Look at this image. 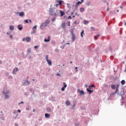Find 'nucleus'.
<instances>
[{"label": "nucleus", "mask_w": 126, "mask_h": 126, "mask_svg": "<svg viewBox=\"0 0 126 126\" xmlns=\"http://www.w3.org/2000/svg\"><path fill=\"white\" fill-rule=\"evenodd\" d=\"M50 23V20L47 19L45 21L44 23H42L41 25H40V29L41 30H44V29H45L46 27L49 25V24Z\"/></svg>", "instance_id": "1"}, {"label": "nucleus", "mask_w": 126, "mask_h": 126, "mask_svg": "<svg viewBox=\"0 0 126 126\" xmlns=\"http://www.w3.org/2000/svg\"><path fill=\"white\" fill-rule=\"evenodd\" d=\"M49 15H53V16H59V15L56 13H55V8H50L49 9Z\"/></svg>", "instance_id": "2"}, {"label": "nucleus", "mask_w": 126, "mask_h": 126, "mask_svg": "<svg viewBox=\"0 0 126 126\" xmlns=\"http://www.w3.org/2000/svg\"><path fill=\"white\" fill-rule=\"evenodd\" d=\"M116 91L114 93H112L111 95H115L116 94H118V92H119V88L120 87V82H119L118 84H116Z\"/></svg>", "instance_id": "3"}, {"label": "nucleus", "mask_w": 126, "mask_h": 126, "mask_svg": "<svg viewBox=\"0 0 126 126\" xmlns=\"http://www.w3.org/2000/svg\"><path fill=\"white\" fill-rule=\"evenodd\" d=\"M71 34L72 35V42H74V41H75V39H76V36H75V34H74V33L73 32V30H72L71 31Z\"/></svg>", "instance_id": "4"}, {"label": "nucleus", "mask_w": 126, "mask_h": 126, "mask_svg": "<svg viewBox=\"0 0 126 126\" xmlns=\"http://www.w3.org/2000/svg\"><path fill=\"white\" fill-rule=\"evenodd\" d=\"M16 15H17V14H19V16H20L21 17H23V16H24L25 15L24 12H16Z\"/></svg>", "instance_id": "5"}, {"label": "nucleus", "mask_w": 126, "mask_h": 126, "mask_svg": "<svg viewBox=\"0 0 126 126\" xmlns=\"http://www.w3.org/2000/svg\"><path fill=\"white\" fill-rule=\"evenodd\" d=\"M77 91L78 93H80V96H82V95H84L85 94V93H84V91L83 90L80 91V89H78L77 90Z\"/></svg>", "instance_id": "6"}, {"label": "nucleus", "mask_w": 126, "mask_h": 126, "mask_svg": "<svg viewBox=\"0 0 126 126\" xmlns=\"http://www.w3.org/2000/svg\"><path fill=\"white\" fill-rule=\"evenodd\" d=\"M37 26L35 25L32 28V34H34L36 33V30H37Z\"/></svg>", "instance_id": "7"}, {"label": "nucleus", "mask_w": 126, "mask_h": 126, "mask_svg": "<svg viewBox=\"0 0 126 126\" xmlns=\"http://www.w3.org/2000/svg\"><path fill=\"white\" fill-rule=\"evenodd\" d=\"M118 95H119L120 96H121L122 100H125V97L123 96V95H125V92H124V90L123 91L122 94L117 93Z\"/></svg>", "instance_id": "8"}, {"label": "nucleus", "mask_w": 126, "mask_h": 126, "mask_svg": "<svg viewBox=\"0 0 126 126\" xmlns=\"http://www.w3.org/2000/svg\"><path fill=\"white\" fill-rule=\"evenodd\" d=\"M29 84H30V82L28 81V80H27V81H25L24 82H23V85L24 86H25L26 85H29Z\"/></svg>", "instance_id": "9"}, {"label": "nucleus", "mask_w": 126, "mask_h": 126, "mask_svg": "<svg viewBox=\"0 0 126 126\" xmlns=\"http://www.w3.org/2000/svg\"><path fill=\"white\" fill-rule=\"evenodd\" d=\"M51 37L50 36H48V39H44V41L46 43H48V42H50L51 41Z\"/></svg>", "instance_id": "10"}, {"label": "nucleus", "mask_w": 126, "mask_h": 126, "mask_svg": "<svg viewBox=\"0 0 126 126\" xmlns=\"http://www.w3.org/2000/svg\"><path fill=\"white\" fill-rule=\"evenodd\" d=\"M87 92L89 93V94H91L92 93H93V90H92V89H90L89 88L87 89Z\"/></svg>", "instance_id": "11"}, {"label": "nucleus", "mask_w": 126, "mask_h": 126, "mask_svg": "<svg viewBox=\"0 0 126 126\" xmlns=\"http://www.w3.org/2000/svg\"><path fill=\"white\" fill-rule=\"evenodd\" d=\"M16 71H18V68H17V67H16L13 69V70H12L13 74H15V73H16L15 72H16Z\"/></svg>", "instance_id": "12"}, {"label": "nucleus", "mask_w": 126, "mask_h": 126, "mask_svg": "<svg viewBox=\"0 0 126 126\" xmlns=\"http://www.w3.org/2000/svg\"><path fill=\"white\" fill-rule=\"evenodd\" d=\"M17 28H18V29L20 31H22V29H23V27L21 26V25H19L17 26Z\"/></svg>", "instance_id": "13"}, {"label": "nucleus", "mask_w": 126, "mask_h": 126, "mask_svg": "<svg viewBox=\"0 0 126 126\" xmlns=\"http://www.w3.org/2000/svg\"><path fill=\"white\" fill-rule=\"evenodd\" d=\"M25 40L26 42H30L31 41V38H30V37L27 36L26 37Z\"/></svg>", "instance_id": "14"}, {"label": "nucleus", "mask_w": 126, "mask_h": 126, "mask_svg": "<svg viewBox=\"0 0 126 126\" xmlns=\"http://www.w3.org/2000/svg\"><path fill=\"white\" fill-rule=\"evenodd\" d=\"M93 88H95V85L93 84L92 85L89 86V89H93Z\"/></svg>", "instance_id": "15"}, {"label": "nucleus", "mask_w": 126, "mask_h": 126, "mask_svg": "<svg viewBox=\"0 0 126 126\" xmlns=\"http://www.w3.org/2000/svg\"><path fill=\"white\" fill-rule=\"evenodd\" d=\"M56 2H58L59 5H62V4H63V1L62 0H56Z\"/></svg>", "instance_id": "16"}, {"label": "nucleus", "mask_w": 126, "mask_h": 126, "mask_svg": "<svg viewBox=\"0 0 126 126\" xmlns=\"http://www.w3.org/2000/svg\"><path fill=\"white\" fill-rule=\"evenodd\" d=\"M65 22H63V23L62 24L61 27H62V28H63V29H64V28H65Z\"/></svg>", "instance_id": "17"}, {"label": "nucleus", "mask_w": 126, "mask_h": 126, "mask_svg": "<svg viewBox=\"0 0 126 126\" xmlns=\"http://www.w3.org/2000/svg\"><path fill=\"white\" fill-rule=\"evenodd\" d=\"M60 16H63L64 14V12L62 11V10H60Z\"/></svg>", "instance_id": "18"}, {"label": "nucleus", "mask_w": 126, "mask_h": 126, "mask_svg": "<svg viewBox=\"0 0 126 126\" xmlns=\"http://www.w3.org/2000/svg\"><path fill=\"white\" fill-rule=\"evenodd\" d=\"M90 4H91V2L89 1H87L85 3V5H87V6H90Z\"/></svg>", "instance_id": "19"}, {"label": "nucleus", "mask_w": 126, "mask_h": 126, "mask_svg": "<svg viewBox=\"0 0 126 126\" xmlns=\"http://www.w3.org/2000/svg\"><path fill=\"white\" fill-rule=\"evenodd\" d=\"M50 116L51 115L49 114H48V113L45 114V117L46 119H49V118H50Z\"/></svg>", "instance_id": "20"}, {"label": "nucleus", "mask_w": 126, "mask_h": 126, "mask_svg": "<svg viewBox=\"0 0 126 126\" xmlns=\"http://www.w3.org/2000/svg\"><path fill=\"white\" fill-rule=\"evenodd\" d=\"M65 104L66 106H69L70 105V101L69 100H66Z\"/></svg>", "instance_id": "21"}, {"label": "nucleus", "mask_w": 126, "mask_h": 126, "mask_svg": "<svg viewBox=\"0 0 126 126\" xmlns=\"http://www.w3.org/2000/svg\"><path fill=\"white\" fill-rule=\"evenodd\" d=\"M46 110L48 113H51V112H52V109H51L50 107H47Z\"/></svg>", "instance_id": "22"}, {"label": "nucleus", "mask_w": 126, "mask_h": 126, "mask_svg": "<svg viewBox=\"0 0 126 126\" xmlns=\"http://www.w3.org/2000/svg\"><path fill=\"white\" fill-rule=\"evenodd\" d=\"M49 100H50V101H52L53 102L56 101V99H55V98H54L53 96L50 97Z\"/></svg>", "instance_id": "23"}, {"label": "nucleus", "mask_w": 126, "mask_h": 126, "mask_svg": "<svg viewBox=\"0 0 126 126\" xmlns=\"http://www.w3.org/2000/svg\"><path fill=\"white\" fill-rule=\"evenodd\" d=\"M9 93V91H7L6 92H4V91H3L2 93V94H8Z\"/></svg>", "instance_id": "24"}, {"label": "nucleus", "mask_w": 126, "mask_h": 126, "mask_svg": "<svg viewBox=\"0 0 126 126\" xmlns=\"http://www.w3.org/2000/svg\"><path fill=\"white\" fill-rule=\"evenodd\" d=\"M9 29L11 31L14 30V26L11 25L9 26Z\"/></svg>", "instance_id": "25"}, {"label": "nucleus", "mask_w": 126, "mask_h": 126, "mask_svg": "<svg viewBox=\"0 0 126 126\" xmlns=\"http://www.w3.org/2000/svg\"><path fill=\"white\" fill-rule=\"evenodd\" d=\"M111 88H112V89H113V90H114V89H116V85H115V84L111 85Z\"/></svg>", "instance_id": "26"}, {"label": "nucleus", "mask_w": 126, "mask_h": 126, "mask_svg": "<svg viewBox=\"0 0 126 126\" xmlns=\"http://www.w3.org/2000/svg\"><path fill=\"white\" fill-rule=\"evenodd\" d=\"M100 36H101V34H98L96 35H95L94 36V39H98V38H99V37H100Z\"/></svg>", "instance_id": "27"}, {"label": "nucleus", "mask_w": 126, "mask_h": 126, "mask_svg": "<svg viewBox=\"0 0 126 126\" xmlns=\"http://www.w3.org/2000/svg\"><path fill=\"white\" fill-rule=\"evenodd\" d=\"M121 83L122 85H125V84H126V81L125 80H122Z\"/></svg>", "instance_id": "28"}, {"label": "nucleus", "mask_w": 126, "mask_h": 126, "mask_svg": "<svg viewBox=\"0 0 126 126\" xmlns=\"http://www.w3.org/2000/svg\"><path fill=\"white\" fill-rule=\"evenodd\" d=\"M47 63L49 64V65H52V61L51 60H48Z\"/></svg>", "instance_id": "29"}, {"label": "nucleus", "mask_w": 126, "mask_h": 126, "mask_svg": "<svg viewBox=\"0 0 126 126\" xmlns=\"http://www.w3.org/2000/svg\"><path fill=\"white\" fill-rule=\"evenodd\" d=\"M84 10H85V9L84 7H81L80 8V11H81V12H84Z\"/></svg>", "instance_id": "30"}, {"label": "nucleus", "mask_w": 126, "mask_h": 126, "mask_svg": "<svg viewBox=\"0 0 126 126\" xmlns=\"http://www.w3.org/2000/svg\"><path fill=\"white\" fill-rule=\"evenodd\" d=\"M27 111H29L31 109V106H28L26 108Z\"/></svg>", "instance_id": "31"}, {"label": "nucleus", "mask_w": 126, "mask_h": 126, "mask_svg": "<svg viewBox=\"0 0 126 126\" xmlns=\"http://www.w3.org/2000/svg\"><path fill=\"white\" fill-rule=\"evenodd\" d=\"M89 23V22L86 20H85L84 21V24H88Z\"/></svg>", "instance_id": "32"}, {"label": "nucleus", "mask_w": 126, "mask_h": 126, "mask_svg": "<svg viewBox=\"0 0 126 126\" xmlns=\"http://www.w3.org/2000/svg\"><path fill=\"white\" fill-rule=\"evenodd\" d=\"M83 34H84V30H83L81 32V37H83Z\"/></svg>", "instance_id": "33"}, {"label": "nucleus", "mask_w": 126, "mask_h": 126, "mask_svg": "<svg viewBox=\"0 0 126 126\" xmlns=\"http://www.w3.org/2000/svg\"><path fill=\"white\" fill-rule=\"evenodd\" d=\"M63 87H64V88H66V87H67V85H66L65 82H63Z\"/></svg>", "instance_id": "34"}, {"label": "nucleus", "mask_w": 126, "mask_h": 126, "mask_svg": "<svg viewBox=\"0 0 126 126\" xmlns=\"http://www.w3.org/2000/svg\"><path fill=\"white\" fill-rule=\"evenodd\" d=\"M4 97H5V99H7L8 98H9V95L8 94H4Z\"/></svg>", "instance_id": "35"}, {"label": "nucleus", "mask_w": 126, "mask_h": 126, "mask_svg": "<svg viewBox=\"0 0 126 126\" xmlns=\"http://www.w3.org/2000/svg\"><path fill=\"white\" fill-rule=\"evenodd\" d=\"M0 119L2 120V121H4V116H3V115H1V117H0Z\"/></svg>", "instance_id": "36"}, {"label": "nucleus", "mask_w": 126, "mask_h": 126, "mask_svg": "<svg viewBox=\"0 0 126 126\" xmlns=\"http://www.w3.org/2000/svg\"><path fill=\"white\" fill-rule=\"evenodd\" d=\"M56 44V41H55V40H52L51 41V44L52 45H55Z\"/></svg>", "instance_id": "37"}, {"label": "nucleus", "mask_w": 126, "mask_h": 126, "mask_svg": "<svg viewBox=\"0 0 126 126\" xmlns=\"http://www.w3.org/2000/svg\"><path fill=\"white\" fill-rule=\"evenodd\" d=\"M49 55H46L45 56V59L46 60V61H49Z\"/></svg>", "instance_id": "38"}, {"label": "nucleus", "mask_w": 126, "mask_h": 126, "mask_svg": "<svg viewBox=\"0 0 126 126\" xmlns=\"http://www.w3.org/2000/svg\"><path fill=\"white\" fill-rule=\"evenodd\" d=\"M123 91H124V92H125V90L124 89H122L121 92L118 93H120V94H123Z\"/></svg>", "instance_id": "39"}, {"label": "nucleus", "mask_w": 126, "mask_h": 126, "mask_svg": "<svg viewBox=\"0 0 126 126\" xmlns=\"http://www.w3.org/2000/svg\"><path fill=\"white\" fill-rule=\"evenodd\" d=\"M81 2L80 1H78V2H76L77 5H79V4H81Z\"/></svg>", "instance_id": "40"}, {"label": "nucleus", "mask_w": 126, "mask_h": 126, "mask_svg": "<svg viewBox=\"0 0 126 126\" xmlns=\"http://www.w3.org/2000/svg\"><path fill=\"white\" fill-rule=\"evenodd\" d=\"M27 57H28V58H31V55H30V54L28 53V54H27Z\"/></svg>", "instance_id": "41"}, {"label": "nucleus", "mask_w": 126, "mask_h": 126, "mask_svg": "<svg viewBox=\"0 0 126 126\" xmlns=\"http://www.w3.org/2000/svg\"><path fill=\"white\" fill-rule=\"evenodd\" d=\"M91 29L92 31H95V28L93 27H91Z\"/></svg>", "instance_id": "42"}, {"label": "nucleus", "mask_w": 126, "mask_h": 126, "mask_svg": "<svg viewBox=\"0 0 126 126\" xmlns=\"http://www.w3.org/2000/svg\"><path fill=\"white\" fill-rule=\"evenodd\" d=\"M75 108V103H74L72 106V109L73 110Z\"/></svg>", "instance_id": "43"}, {"label": "nucleus", "mask_w": 126, "mask_h": 126, "mask_svg": "<svg viewBox=\"0 0 126 126\" xmlns=\"http://www.w3.org/2000/svg\"><path fill=\"white\" fill-rule=\"evenodd\" d=\"M71 4L69 3H67V7H68V8H71V7L69 6V5H70Z\"/></svg>", "instance_id": "44"}, {"label": "nucleus", "mask_w": 126, "mask_h": 126, "mask_svg": "<svg viewBox=\"0 0 126 126\" xmlns=\"http://www.w3.org/2000/svg\"><path fill=\"white\" fill-rule=\"evenodd\" d=\"M9 74V73L8 72H6L5 73V75H6V76H8Z\"/></svg>", "instance_id": "45"}, {"label": "nucleus", "mask_w": 126, "mask_h": 126, "mask_svg": "<svg viewBox=\"0 0 126 126\" xmlns=\"http://www.w3.org/2000/svg\"><path fill=\"white\" fill-rule=\"evenodd\" d=\"M28 54L31 53V49H29L27 51Z\"/></svg>", "instance_id": "46"}, {"label": "nucleus", "mask_w": 126, "mask_h": 126, "mask_svg": "<svg viewBox=\"0 0 126 126\" xmlns=\"http://www.w3.org/2000/svg\"><path fill=\"white\" fill-rule=\"evenodd\" d=\"M62 91H64V90H65V88L64 87H62L61 89Z\"/></svg>", "instance_id": "47"}, {"label": "nucleus", "mask_w": 126, "mask_h": 126, "mask_svg": "<svg viewBox=\"0 0 126 126\" xmlns=\"http://www.w3.org/2000/svg\"><path fill=\"white\" fill-rule=\"evenodd\" d=\"M67 19H72V18L71 17V16H69L67 17Z\"/></svg>", "instance_id": "48"}, {"label": "nucleus", "mask_w": 126, "mask_h": 126, "mask_svg": "<svg viewBox=\"0 0 126 126\" xmlns=\"http://www.w3.org/2000/svg\"><path fill=\"white\" fill-rule=\"evenodd\" d=\"M108 49H109L110 52H112V47H109L108 48Z\"/></svg>", "instance_id": "49"}, {"label": "nucleus", "mask_w": 126, "mask_h": 126, "mask_svg": "<svg viewBox=\"0 0 126 126\" xmlns=\"http://www.w3.org/2000/svg\"><path fill=\"white\" fill-rule=\"evenodd\" d=\"M25 23H29V22L28 21V20H25Z\"/></svg>", "instance_id": "50"}, {"label": "nucleus", "mask_w": 126, "mask_h": 126, "mask_svg": "<svg viewBox=\"0 0 126 126\" xmlns=\"http://www.w3.org/2000/svg\"><path fill=\"white\" fill-rule=\"evenodd\" d=\"M124 103H125V102H124V101H121V106H124Z\"/></svg>", "instance_id": "51"}, {"label": "nucleus", "mask_w": 126, "mask_h": 126, "mask_svg": "<svg viewBox=\"0 0 126 126\" xmlns=\"http://www.w3.org/2000/svg\"><path fill=\"white\" fill-rule=\"evenodd\" d=\"M64 47H65V45H63V46H61V47L60 48H62V49H64Z\"/></svg>", "instance_id": "52"}, {"label": "nucleus", "mask_w": 126, "mask_h": 126, "mask_svg": "<svg viewBox=\"0 0 126 126\" xmlns=\"http://www.w3.org/2000/svg\"><path fill=\"white\" fill-rule=\"evenodd\" d=\"M75 9H77V8L78 7V5L76 4V5H75Z\"/></svg>", "instance_id": "53"}, {"label": "nucleus", "mask_w": 126, "mask_h": 126, "mask_svg": "<svg viewBox=\"0 0 126 126\" xmlns=\"http://www.w3.org/2000/svg\"><path fill=\"white\" fill-rule=\"evenodd\" d=\"M20 104H24V102L21 101L20 103H19L18 104L19 106V105H20Z\"/></svg>", "instance_id": "54"}, {"label": "nucleus", "mask_w": 126, "mask_h": 126, "mask_svg": "<svg viewBox=\"0 0 126 126\" xmlns=\"http://www.w3.org/2000/svg\"><path fill=\"white\" fill-rule=\"evenodd\" d=\"M74 24H76V25H77V24H78V23H77V22L76 21H75L74 22Z\"/></svg>", "instance_id": "55"}, {"label": "nucleus", "mask_w": 126, "mask_h": 126, "mask_svg": "<svg viewBox=\"0 0 126 126\" xmlns=\"http://www.w3.org/2000/svg\"><path fill=\"white\" fill-rule=\"evenodd\" d=\"M75 15H76L77 16H79V15L77 12H75Z\"/></svg>", "instance_id": "56"}, {"label": "nucleus", "mask_w": 126, "mask_h": 126, "mask_svg": "<svg viewBox=\"0 0 126 126\" xmlns=\"http://www.w3.org/2000/svg\"><path fill=\"white\" fill-rule=\"evenodd\" d=\"M57 76H61V74L57 73Z\"/></svg>", "instance_id": "57"}, {"label": "nucleus", "mask_w": 126, "mask_h": 126, "mask_svg": "<svg viewBox=\"0 0 126 126\" xmlns=\"http://www.w3.org/2000/svg\"><path fill=\"white\" fill-rule=\"evenodd\" d=\"M30 91L31 92H33V89H30Z\"/></svg>", "instance_id": "58"}, {"label": "nucleus", "mask_w": 126, "mask_h": 126, "mask_svg": "<svg viewBox=\"0 0 126 126\" xmlns=\"http://www.w3.org/2000/svg\"><path fill=\"white\" fill-rule=\"evenodd\" d=\"M24 95H25V96H27V95H28V93H25Z\"/></svg>", "instance_id": "59"}, {"label": "nucleus", "mask_w": 126, "mask_h": 126, "mask_svg": "<svg viewBox=\"0 0 126 126\" xmlns=\"http://www.w3.org/2000/svg\"><path fill=\"white\" fill-rule=\"evenodd\" d=\"M59 5H60V4H55V6H57V7H58V6H59Z\"/></svg>", "instance_id": "60"}, {"label": "nucleus", "mask_w": 126, "mask_h": 126, "mask_svg": "<svg viewBox=\"0 0 126 126\" xmlns=\"http://www.w3.org/2000/svg\"><path fill=\"white\" fill-rule=\"evenodd\" d=\"M55 20H56V18H54L53 19H52L53 22H54V21H55Z\"/></svg>", "instance_id": "61"}, {"label": "nucleus", "mask_w": 126, "mask_h": 126, "mask_svg": "<svg viewBox=\"0 0 126 126\" xmlns=\"http://www.w3.org/2000/svg\"><path fill=\"white\" fill-rule=\"evenodd\" d=\"M18 113H21V110H20V109H18Z\"/></svg>", "instance_id": "62"}, {"label": "nucleus", "mask_w": 126, "mask_h": 126, "mask_svg": "<svg viewBox=\"0 0 126 126\" xmlns=\"http://www.w3.org/2000/svg\"><path fill=\"white\" fill-rule=\"evenodd\" d=\"M34 49H38V46H34Z\"/></svg>", "instance_id": "63"}, {"label": "nucleus", "mask_w": 126, "mask_h": 126, "mask_svg": "<svg viewBox=\"0 0 126 126\" xmlns=\"http://www.w3.org/2000/svg\"><path fill=\"white\" fill-rule=\"evenodd\" d=\"M6 34L7 35H10V32H7Z\"/></svg>", "instance_id": "64"}]
</instances>
